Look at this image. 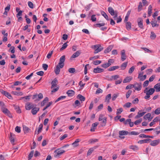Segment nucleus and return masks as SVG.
<instances>
[{
	"label": "nucleus",
	"instance_id": "1",
	"mask_svg": "<svg viewBox=\"0 0 160 160\" xmlns=\"http://www.w3.org/2000/svg\"><path fill=\"white\" fill-rule=\"evenodd\" d=\"M92 48L95 49V51L94 52V53H97L101 51L103 49L102 47L99 44L95 45L92 46Z\"/></svg>",
	"mask_w": 160,
	"mask_h": 160
},
{
	"label": "nucleus",
	"instance_id": "2",
	"mask_svg": "<svg viewBox=\"0 0 160 160\" xmlns=\"http://www.w3.org/2000/svg\"><path fill=\"white\" fill-rule=\"evenodd\" d=\"M43 98V96L42 93H39V94H36L33 95L32 99H36L35 100L36 101H39L41 99Z\"/></svg>",
	"mask_w": 160,
	"mask_h": 160
},
{
	"label": "nucleus",
	"instance_id": "3",
	"mask_svg": "<svg viewBox=\"0 0 160 160\" xmlns=\"http://www.w3.org/2000/svg\"><path fill=\"white\" fill-rule=\"evenodd\" d=\"M65 55H63L60 58L58 64V65H60V68H62L64 66V62L65 61Z\"/></svg>",
	"mask_w": 160,
	"mask_h": 160
},
{
	"label": "nucleus",
	"instance_id": "4",
	"mask_svg": "<svg viewBox=\"0 0 160 160\" xmlns=\"http://www.w3.org/2000/svg\"><path fill=\"white\" fill-rule=\"evenodd\" d=\"M155 89L153 88H150L148 90V88H146L144 90V92L146 93L147 95H151L152 94L155 92Z\"/></svg>",
	"mask_w": 160,
	"mask_h": 160
},
{
	"label": "nucleus",
	"instance_id": "5",
	"mask_svg": "<svg viewBox=\"0 0 160 160\" xmlns=\"http://www.w3.org/2000/svg\"><path fill=\"white\" fill-rule=\"evenodd\" d=\"M36 105H34L32 103L28 102L26 104V109L27 110H30L32 109L34 106H36Z\"/></svg>",
	"mask_w": 160,
	"mask_h": 160
},
{
	"label": "nucleus",
	"instance_id": "6",
	"mask_svg": "<svg viewBox=\"0 0 160 160\" xmlns=\"http://www.w3.org/2000/svg\"><path fill=\"white\" fill-rule=\"evenodd\" d=\"M65 152V151L64 150L57 149L54 151V152H55L56 154V155L55 156V157H57V156H58L59 155H60L62 153H64Z\"/></svg>",
	"mask_w": 160,
	"mask_h": 160
},
{
	"label": "nucleus",
	"instance_id": "7",
	"mask_svg": "<svg viewBox=\"0 0 160 160\" xmlns=\"http://www.w3.org/2000/svg\"><path fill=\"white\" fill-rule=\"evenodd\" d=\"M142 88L141 83H138L137 82L134 83V89L136 90L140 91Z\"/></svg>",
	"mask_w": 160,
	"mask_h": 160
},
{
	"label": "nucleus",
	"instance_id": "8",
	"mask_svg": "<svg viewBox=\"0 0 160 160\" xmlns=\"http://www.w3.org/2000/svg\"><path fill=\"white\" fill-rule=\"evenodd\" d=\"M138 23L139 27L143 29V20L141 18H139L138 19Z\"/></svg>",
	"mask_w": 160,
	"mask_h": 160
},
{
	"label": "nucleus",
	"instance_id": "9",
	"mask_svg": "<svg viewBox=\"0 0 160 160\" xmlns=\"http://www.w3.org/2000/svg\"><path fill=\"white\" fill-rule=\"evenodd\" d=\"M1 92L2 94L4 95L6 97H8V98L10 99H12V97L11 96V95L8 92L2 90L1 91Z\"/></svg>",
	"mask_w": 160,
	"mask_h": 160
},
{
	"label": "nucleus",
	"instance_id": "10",
	"mask_svg": "<svg viewBox=\"0 0 160 160\" xmlns=\"http://www.w3.org/2000/svg\"><path fill=\"white\" fill-rule=\"evenodd\" d=\"M104 70L101 68H99L98 67L93 69V72L95 73H101L103 72Z\"/></svg>",
	"mask_w": 160,
	"mask_h": 160
},
{
	"label": "nucleus",
	"instance_id": "11",
	"mask_svg": "<svg viewBox=\"0 0 160 160\" xmlns=\"http://www.w3.org/2000/svg\"><path fill=\"white\" fill-rule=\"evenodd\" d=\"M121 58L122 61H124L126 58V56L125 55V51L124 50H122L121 52Z\"/></svg>",
	"mask_w": 160,
	"mask_h": 160
},
{
	"label": "nucleus",
	"instance_id": "12",
	"mask_svg": "<svg viewBox=\"0 0 160 160\" xmlns=\"http://www.w3.org/2000/svg\"><path fill=\"white\" fill-rule=\"evenodd\" d=\"M160 142V140L159 139L154 140L152 141L150 143V144L151 146H155L157 145H158Z\"/></svg>",
	"mask_w": 160,
	"mask_h": 160
},
{
	"label": "nucleus",
	"instance_id": "13",
	"mask_svg": "<svg viewBox=\"0 0 160 160\" xmlns=\"http://www.w3.org/2000/svg\"><path fill=\"white\" fill-rule=\"evenodd\" d=\"M58 83V80L56 79V78H55L51 82L52 86L51 87V88H52L56 86Z\"/></svg>",
	"mask_w": 160,
	"mask_h": 160
},
{
	"label": "nucleus",
	"instance_id": "14",
	"mask_svg": "<svg viewBox=\"0 0 160 160\" xmlns=\"http://www.w3.org/2000/svg\"><path fill=\"white\" fill-rule=\"evenodd\" d=\"M39 108L38 107H34L32 109L31 112L33 115H35L37 112L39 111Z\"/></svg>",
	"mask_w": 160,
	"mask_h": 160
},
{
	"label": "nucleus",
	"instance_id": "15",
	"mask_svg": "<svg viewBox=\"0 0 160 160\" xmlns=\"http://www.w3.org/2000/svg\"><path fill=\"white\" fill-rule=\"evenodd\" d=\"M81 53L80 51H78L75 53H74L70 58V59H72V58H75L78 57Z\"/></svg>",
	"mask_w": 160,
	"mask_h": 160
},
{
	"label": "nucleus",
	"instance_id": "16",
	"mask_svg": "<svg viewBox=\"0 0 160 160\" xmlns=\"http://www.w3.org/2000/svg\"><path fill=\"white\" fill-rule=\"evenodd\" d=\"M108 10L109 12L112 16H114L115 14L116 11H114L112 7H109L108 8Z\"/></svg>",
	"mask_w": 160,
	"mask_h": 160
},
{
	"label": "nucleus",
	"instance_id": "17",
	"mask_svg": "<svg viewBox=\"0 0 160 160\" xmlns=\"http://www.w3.org/2000/svg\"><path fill=\"white\" fill-rule=\"evenodd\" d=\"M98 124L99 123L98 122H96L93 123L92 124L90 131L91 132H94L96 128V127L98 125Z\"/></svg>",
	"mask_w": 160,
	"mask_h": 160
},
{
	"label": "nucleus",
	"instance_id": "18",
	"mask_svg": "<svg viewBox=\"0 0 160 160\" xmlns=\"http://www.w3.org/2000/svg\"><path fill=\"white\" fill-rule=\"evenodd\" d=\"M10 136L9 137L10 140L11 142L13 144L14 142V138L15 137V135L14 134H13L12 132L10 133Z\"/></svg>",
	"mask_w": 160,
	"mask_h": 160
},
{
	"label": "nucleus",
	"instance_id": "19",
	"mask_svg": "<svg viewBox=\"0 0 160 160\" xmlns=\"http://www.w3.org/2000/svg\"><path fill=\"white\" fill-rule=\"evenodd\" d=\"M150 141H151V140L150 139H147L144 140H140L138 142V143L140 144H142L143 143H147Z\"/></svg>",
	"mask_w": 160,
	"mask_h": 160
},
{
	"label": "nucleus",
	"instance_id": "20",
	"mask_svg": "<svg viewBox=\"0 0 160 160\" xmlns=\"http://www.w3.org/2000/svg\"><path fill=\"white\" fill-rule=\"evenodd\" d=\"M113 46L112 45L109 46L105 50L104 52L105 53H107L110 52L112 49Z\"/></svg>",
	"mask_w": 160,
	"mask_h": 160
},
{
	"label": "nucleus",
	"instance_id": "21",
	"mask_svg": "<svg viewBox=\"0 0 160 160\" xmlns=\"http://www.w3.org/2000/svg\"><path fill=\"white\" fill-rule=\"evenodd\" d=\"M60 65L58 66V64L56 68L55 69L54 72L56 75H58L59 73V72L60 71Z\"/></svg>",
	"mask_w": 160,
	"mask_h": 160
},
{
	"label": "nucleus",
	"instance_id": "22",
	"mask_svg": "<svg viewBox=\"0 0 160 160\" xmlns=\"http://www.w3.org/2000/svg\"><path fill=\"white\" fill-rule=\"evenodd\" d=\"M132 79V78L130 77H127L123 80V82L124 83L129 82Z\"/></svg>",
	"mask_w": 160,
	"mask_h": 160
},
{
	"label": "nucleus",
	"instance_id": "23",
	"mask_svg": "<svg viewBox=\"0 0 160 160\" xmlns=\"http://www.w3.org/2000/svg\"><path fill=\"white\" fill-rule=\"evenodd\" d=\"M154 88L155 89L156 92L160 91V83H158L154 86Z\"/></svg>",
	"mask_w": 160,
	"mask_h": 160
},
{
	"label": "nucleus",
	"instance_id": "24",
	"mask_svg": "<svg viewBox=\"0 0 160 160\" xmlns=\"http://www.w3.org/2000/svg\"><path fill=\"white\" fill-rule=\"evenodd\" d=\"M119 134L120 136L127 135L128 134H129V132L127 131H121L119 132Z\"/></svg>",
	"mask_w": 160,
	"mask_h": 160
},
{
	"label": "nucleus",
	"instance_id": "25",
	"mask_svg": "<svg viewBox=\"0 0 160 160\" xmlns=\"http://www.w3.org/2000/svg\"><path fill=\"white\" fill-rule=\"evenodd\" d=\"M48 100L49 99L48 97H46L45 98L41 103V106H43L48 101Z\"/></svg>",
	"mask_w": 160,
	"mask_h": 160
},
{
	"label": "nucleus",
	"instance_id": "26",
	"mask_svg": "<svg viewBox=\"0 0 160 160\" xmlns=\"http://www.w3.org/2000/svg\"><path fill=\"white\" fill-rule=\"evenodd\" d=\"M151 23L152 27H158L159 26V24L157 23V21L154 20V21H152L151 22Z\"/></svg>",
	"mask_w": 160,
	"mask_h": 160
},
{
	"label": "nucleus",
	"instance_id": "27",
	"mask_svg": "<svg viewBox=\"0 0 160 160\" xmlns=\"http://www.w3.org/2000/svg\"><path fill=\"white\" fill-rule=\"evenodd\" d=\"M68 96H72L74 94V92L72 90H68L67 92Z\"/></svg>",
	"mask_w": 160,
	"mask_h": 160
},
{
	"label": "nucleus",
	"instance_id": "28",
	"mask_svg": "<svg viewBox=\"0 0 160 160\" xmlns=\"http://www.w3.org/2000/svg\"><path fill=\"white\" fill-rule=\"evenodd\" d=\"M119 68V66H115L110 67L108 69V70L109 71H113L115 70L116 69H118Z\"/></svg>",
	"mask_w": 160,
	"mask_h": 160
},
{
	"label": "nucleus",
	"instance_id": "29",
	"mask_svg": "<svg viewBox=\"0 0 160 160\" xmlns=\"http://www.w3.org/2000/svg\"><path fill=\"white\" fill-rule=\"evenodd\" d=\"M140 138H152L153 137V136H150L148 135H146L145 134H142L140 135L139 136Z\"/></svg>",
	"mask_w": 160,
	"mask_h": 160
},
{
	"label": "nucleus",
	"instance_id": "30",
	"mask_svg": "<svg viewBox=\"0 0 160 160\" xmlns=\"http://www.w3.org/2000/svg\"><path fill=\"white\" fill-rule=\"evenodd\" d=\"M77 98L82 101H84L85 100V97L81 94H79L77 96Z\"/></svg>",
	"mask_w": 160,
	"mask_h": 160
},
{
	"label": "nucleus",
	"instance_id": "31",
	"mask_svg": "<svg viewBox=\"0 0 160 160\" xmlns=\"http://www.w3.org/2000/svg\"><path fill=\"white\" fill-rule=\"evenodd\" d=\"M12 93L13 95L17 96H22L23 95V93L22 92H17L12 91Z\"/></svg>",
	"mask_w": 160,
	"mask_h": 160
},
{
	"label": "nucleus",
	"instance_id": "32",
	"mask_svg": "<svg viewBox=\"0 0 160 160\" xmlns=\"http://www.w3.org/2000/svg\"><path fill=\"white\" fill-rule=\"evenodd\" d=\"M107 118L104 117V119H103L102 122H101V126L102 127H104L105 126L107 122Z\"/></svg>",
	"mask_w": 160,
	"mask_h": 160
},
{
	"label": "nucleus",
	"instance_id": "33",
	"mask_svg": "<svg viewBox=\"0 0 160 160\" xmlns=\"http://www.w3.org/2000/svg\"><path fill=\"white\" fill-rule=\"evenodd\" d=\"M152 7L151 5H150L149 6L148 10V14L149 15V16H150L151 15V13H152Z\"/></svg>",
	"mask_w": 160,
	"mask_h": 160
},
{
	"label": "nucleus",
	"instance_id": "34",
	"mask_svg": "<svg viewBox=\"0 0 160 160\" xmlns=\"http://www.w3.org/2000/svg\"><path fill=\"white\" fill-rule=\"evenodd\" d=\"M131 23L130 22H127L126 24V28L128 30H129L131 29Z\"/></svg>",
	"mask_w": 160,
	"mask_h": 160
},
{
	"label": "nucleus",
	"instance_id": "35",
	"mask_svg": "<svg viewBox=\"0 0 160 160\" xmlns=\"http://www.w3.org/2000/svg\"><path fill=\"white\" fill-rule=\"evenodd\" d=\"M128 62H125L122 63L121 66V69L122 70L125 69L128 65Z\"/></svg>",
	"mask_w": 160,
	"mask_h": 160
},
{
	"label": "nucleus",
	"instance_id": "36",
	"mask_svg": "<svg viewBox=\"0 0 160 160\" xmlns=\"http://www.w3.org/2000/svg\"><path fill=\"white\" fill-rule=\"evenodd\" d=\"M96 148H95L93 147L90 148L88 151L87 153V155L89 156L90 155L92 152L94 151V149Z\"/></svg>",
	"mask_w": 160,
	"mask_h": 160
},
{
	"label": "nucleus",
	"instance_id": "37",
	"mask_svg": "<svg viewBox=\"0 0 160 160\" xmlns=\"http://www.w3.org/2000/svg\"><path fill=\"white\" fill-rule=\"evenodd\" d=\"M1 109L2 112L5 114H6L9 112L8 109L4 108V107L3 108H2Z\"/></svg>",
	"mask_w": 160,
	"mask_h": 160
},
{
	"label": "nucleus",
	"instance_id": "38",
	"mask_svg": "<svg viewBox=\"0 0 160 160\" xmlns=\"http://www.w3.org/2000/svg\"><path fill=\"white\" fill-rule=\"evenodd\" d=\"M43 125L42 124H41L39 126L38 129L37 131V134H39L41 132L42 129Z\"/></svg>",
	"mask_w": 160,
	"mask_h": 160
},
{
	"label": "nucleus",
	"instance_id": "39",
	"mask_svg": "<svg viewBox=\"0 0 160 160\" xmlns=\"http://www.w3.org/2000/svg\"><path fill=\"white\" fill-rule=\"evenodd\" d=\"M111 98V94H110L108 95L105 98V102H107L108 103L109 102V100Z\"/></svg>",
	"mask_w": 160,
	"mask_h": 160
},
{
	"label": "nucleus",
	"instance_id": "40",
	"mask_svg": "<svg viewBox=\"0 0 160 160\" xmlns=\"http://www.w3.org/2000/svg\"><path fill=\"white\" fill-rule=\"evenodd\" d=\"M130 148L134 150V151H137L138 150V146L135 145H131L130 146Z\"/></svg>",
	"mask_w": 160,
	"mask_h": 160
},
{
	"label": "nucleus",
	"instance_id": "41",
	"mask_svg": "<svg viewBox=\"0 0 160 160\" xmlns=\"http://www.w3.org/2000/svg\"><path fill=\"white\" fill-rule=\"evenodd\" d=\"M151 116V113H149L144 115V116L143 117V118L147 120V119H148V120H149V119L150 118Z\"/></svg>",
	"mask_w": 160,
	"mask_h": 160
},
{
	"label": "nucleus",
	"instance_id": "42",
	"mask_svg": "<svg viewBox=\"0 0 160 160\" xmlns=\"http://www.w3.org/2000/svg\"><path fill=\"white\" fill-rule=\"evenodd\" d=\"M156 37L155 34L153 32H151L150 38L152 39H154Z\"/></svg>",
	"mask_w": 160,
	"mask_h": 160
},
{
	"label": "nucleus",
	"instance_id": "43",
	"mask_svg": "<svg viewBox=\"0 0 160 160\" xmlns=\"http://www.w3.org/2000/svg\"><path fill=\"white\" fill-rule=\"evenodd\" d=\"M101 14L107 20H109L108 16L107 15V14L104 12H101Z\"/></svg>",
	"mask_w": 160,
	"mask_h": 160
},
{
	"label": "nucleus",
	"instance_id": "44",
	"mask_svg": "<svg viewBox=\"0 0 160 160\" xmlns=\"http://www.w3.org/2000/svg\"><path fill=\"white\" fill-rule=\"evenodd\" d=\"M14 107L15 109L16 110L17 113H20L21 112V110L18 106L14 105Z\"/></svg>",
	"mask_w": 160,
	"mask_h": 160
},
{
	"label": "nucleus",
	"instance_id": "45",
	"mask_svg": "<svg viewBox=\"0 0 160 160\" xmlns=\"http://www.w3.org/2000/svg\"><path fill=\"white\" fill-rule=\"evenodd\" d=\"M68 71L70 73H74L75 72L76 70L74 68H70L68 70Z\"/></svg>",
	"mask_w": 160,
	"mask_h": 160
},
{
	"label": "nucleus",
	"instance_id": "46",
	"mask_svg": "<svg viewBox=\"0 0 160 160\" xmlns=\"http://www.w3.org/2000/svg\"><path fill=\"white\" fill-rule=\"evenodd\" d=\"M105 25V23H98L94 24V26L95 27L100 28L102 26H104Z\"/></svg>",
	"mask_w": 160,
	"mask_h": 160
},
{
	"label": "nucleus",
	"instance_id": "47",
	"mask_svg": "<svg viewBox=\"0 0 160 160\" xmlns=\"http://www.w3.org/2000/svg\"><path fill=\"white\" fill-rule=\"evenodd\" d=\"M110 66V64L109 63H108L107 62L103 63L101 65V67L105 68H106L108 67H109Z\"/></svg>",
	"mask_w": 160,
	"mask_h": 160
},
{
	"label": "nucleus",
	"instance_id": "48",
	"mask_svg": "<svg viewBox=\"0 0 160 160\" xmlns=\"http://www.w3.org/2000/svg\"><path fill=\"white\" fill-rule=\"evenodd\" d=\"M34 150H32L31 151L30 153H29V155H28V160H30L32 158V157L33 154H34Z\"/></svg>",
	"mask_w": 160,
	"mask_h": 160
},
{
	"label": "nucleus",
	"instance_id": "49",
	"mask_svg": "<svg viewBox=\"0 0 160 160\" xmlns=\"http://www.w3.org/2000/svg\"><path fill=\"white\" fill-rule=\"evenodd\" d=\"M67 42L65 43L62 46V47L60 48V51H62L64 49H65L67 47L68 44H67Z\"/></svg>",
	"mask_w": 160,
	"mask_h": 160
},
{
	"label": "nucleus",
	"instance_id": "50",
	"mask_svg": "<svg viewBox=\"0 0 160 160\" xmlns=\"http://www.w3.org/2000/svg\"><path fill=\"white\" fill-rule=\"evenodd\" d=\"M23 129L25 133L28 132L30 129L28 127L24 126L23 127Z\"/></svg>",
	"mask_w": 160,
	"mask_h": 160
},
{
	"label": "nucleus",
	"instance_id": "51",
	"mask_svg": "<svg viewBox=\"0 0 160 160\" xmlns=\"http://www.w3.org/2000/svg\"><path fill=\"white\" fill-rule=\"evenodd\" d=\"M119 75H115L112 76L111 77L112 78L111 79V80H116L117 79H118V78H119Z\"/></svg>",
	"mask_w": 160,
	"mask_h": 160
},
{
	"label": "nucleus",
	"instance_id": "52",
	"mask_svg": "<svg viewBox=\"0 0 160 160\" xmlns=\"http://www.w3.org/2000/svg\"><path fill=\"white\" fill-rule=\"evenodd\" d=\"M132 91L130 90L128 91V92H127L126 94V97L127 98H129L130 96L132 93Z\"/></svg>",
	"mask_w": 160,
	"mask_h": 160
},
{
	"label": "nucleus",
	"instance_id": "53",
	"mask_svg": "<svg viewBox=\"0 0 160 160\" xmlns=\"http://www.w3.org/2000/svg\"><path fill=\"white\" fill-rule=\"evenodd\" d=\"M123 111V109L122 108H120L117 109L116 114L117 115L120 114Z\"/></svg>",
	"mask_w": 160,
	"mask_h": 160
},
{
	"label": "nucleus",
	"instance_id": "54",
	"mask_svg": "<svg viewBox=\"0 0 160 160\" xmlns=\"http://www.w3.org/2000/svg\"><path fill=\"white\" fill-rule=\"evenodd\" d=\"M28 5L29 7L31 8H34L33 4L31 1H28Z\"/></svg>",
	"mask_w": 160,
	"mask_h": 160
},
{
	"label": "nucleus",
	"instance_id": "55",
	"mask_svg": "<svg viewBox=\"0 0 160 160\" xmlns=\"http://www.w3.org/2000/svg\"><path fill=\"white\" fill-rule=\"evenodd\" d=\"M131 103L130 102H128L125 104L123 106V107L124 108H129L130 107L131 105Z\"/></svg>",
	"mask_w": 160,
	"mask_h": 160
},
{
	"label": "nucleus",
	"instance_id": "56",
	"mask_svg": "<svg viewBox=\"0 0 160 160\" xmlns=\"http://www.w3.org/2000/svg\"><path fill=\"white\" fill-rule=\"evenodd\" d=\"M139 133L137 132H136L134 131H132L129 132V134L131 135H138L139 134Z\"/></svg>",
	"mask_w": 160,
	"mask_h": 160
},
{
	"label": "nucleus",
	"instance_id": "57",
	"mask_svg": "<svg viewBox=\"0 0 160 160\" xmlns=\"http://www.w3.org/2000/svg\"><path fill=\"white\" fill-rule=\"evenodd\" d=\"M9 51H10L12 53H14L15 52V47L14 46H12L9 50Z\"/></svg>",
	"mask_w": 160,
	"mask_h": 160
},
{
	"label": "nucleus",
	"instance_id": "58",
	"mask_svg": "<svg viewBox=\"0 0 160 160\" xmlns=\"http://www.w3.org/2000/svg\"><path fill=\"white\" fill-rule=\"evenodd\" d=\"M8 35V33H6L4 35V38L3 39L2 41L3 42H5L7 41L8 38L7 37Z\"/></svg>",
	"mask_w": 160,
	"mask_h": 160
},
{
	"label": "nucleus",
	"instance_id": "59",
	"mask_svg": "<svg viewBox=\"0 0 160 160\" xmlns=\"http://www.w3.org/2000/svg\"><path fill=\"white\" fill-rule=\"evenodd\" d=\"M154 113L157 115L159 114L160 113V108H159L156 109L154 111Z\"/></svg>",
	"mask_w": 160,
	"mask_h": 160
},
{
	"label": "nucleus",
	"instance_id": "60",
	"mask_svg": "<svg viewBox=\"0 0 160 160\" xmlns=\"http://www.w3.org/2000/svg\"><path fill=\"white\" fill-rule=\"evenodd\" d=\"M142 118H140L139 120L136 121L134 122V123L135 125H137L139 123H140L142 121Z\"/></svg>",
	"mask_w": 160,
	"mask_h": 160
},
{
	"label": "nucleus",
	"instance_id": "61",
	"mask_svg": "<svg viewBox=\"0 0 160 160\" xmlns=\"http://www.w3.org/2000/svg\"><path fill=\"white\" fill-rule=\"evenodd\" d=\"M53 52V51H52L51 52H49L47 55V58L48 59L50 58L52 56Z\"/></svg>",
	"mask_w": 160,
	"mask_h": 160
},
{
	"label": "nucleus",
	"instance_id": "62",
	"mask_svg": "<svg viewBox=\"0 0 160 160\" xmlns=\"http://www.w3.org/2000/svg\"><path fill=\"white\" fill-rule=\"evenodd\" d=\"M135 69V67L134 66H132L129 69L128 71V73H132L134 71Z\"/></svg>",
	"mask_w": 160,
	"mask_h": 160
},
{
	"label": "nucleus",
	"instance_id": "63",
	"mask_svg": "<svg viewBox=\"0 0 160 160\" xmlns=\"http://www.w3.org/2000/svg\"><path fill=\"white\" fill-rule=\"evenodd\" d=\"M102 61L100 60H96L93 62V64L95 65H98L101 63Z\"/></svg>",
	"mask_w": 160,
	"mask_h": 160
},
{
	"label": "nucleus",
	"instance_id": "64",
	"mask_svg": "<svg viewBox=\"0 0 160 160\" xmlns=\"http://www.w3.org/2000/svg\"><path fill=\"white\" fill-rule=\"evenodd\" d=\"M15 131L18 133H20L21 132L20 127L17 126L15 128Z\"/></svg>",
	"mask_w": 160,
	"mask_h": 160
}]
</instances>
